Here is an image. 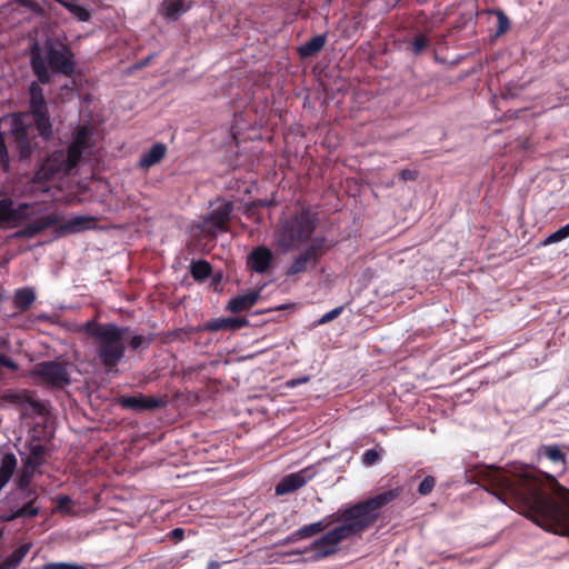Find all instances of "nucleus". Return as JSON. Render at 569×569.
Wrapping results in <instances>:
<instances>
[{
	"instance_id": "obj_48",
	"label": "nucleus",
	"mask_w": 569,
	"mask_h": 569,
	"mask_svg": "<svg viewBox=\"0 0 569 569\" xmlns=\"http://www.w3.org/2000/svg\"><path fill=\"white\" fill-rule=\"evenodd\" d=\"M168 537L174 541H181L184 538V530L182 528H174L168 533Z\"/></svg>"
},
{
	"instance_id": "obj_47",
	"label": "nucleus",
	"mask_w": 569,
	"mask_h": 569,
	"mask_svg": "<svg viewBox=\"0 0 569 569\" xmlns=\"http://www.w3.org/2000/svg\"><path fill=\"white\" fill-rule=\"evenodd\" d=\"M296 536H300L301 539L310 538L313 535L310 529V525L302 526L300 529L296 530Z\"/></svg>"
},
{
	"instance_id": "obj_37",
	"label": "nucleus",
	"mask_w": 569,
	"mask_h": 569,
	"mask_svg": "<svg viewBox=\"0 0 569 569\" xmlns=\"http://www.w3.org/2000/svg\"><path fill=\"white\" fill-rule=\"evenodd\" d=\"M152 337H144L142 335H133L129 340V347L132 350L147 349L152 343Z\"/></svg>"
},
{
	"instance_id": "obj_34",
	"label": "nucleus",
	"mask_w": 569,
	"mask_h": 569,
	"mask_svg": "<svg viewBox=\"0 0 569 569\" xmlns=\"http://www.w3.org/2000/svg\"><path fill=\"white\" fill-rule=\"evenodd\" d=\"M30 392L27 390L21 391H7L3 396V399L10 403L18 405L20 407H26L27 401L29 400Z\"/></svg>"
},
{
	"instance_id": "obj_18",
	"label": "nucleus",
	"mask_w": 569,
	"mask_h": 569,
	"mask_svg": "<svg viewBox=\"0 0 569 569\" xmlns=\"http://www.w3.org/2000/svg\"><path fill=\"white\" fill-rule=\"evenodd\" d=\"M98 219L92 216H76L61 224L58 229L61 233H79L96 227Z\"/></svg>"
},
{
	"instance_id": "obj_55",
	"label": "nucleus",
	"mask_w": 569,
	"mask_h": 569,
	"mask_svg": "<svg viewBox=\"0 0 569 569\" xmlns=\"http://www.w3.org/2000/svg\"><path fill=\"white\" fill-rule=\"evenodd\" d=\"M3 287L0 284V301L3 299Z\"/></svg>"
},
{
	"instance_id": "obj_52",
	"label": "nucleus",
	"mask_w": 569,
	"mask_h": 569,
	"mask_svg": "<svg viewBox=\"0 0 569 569\" xmlns=\"http://www.w3.org/2000/svg\"><path fill=\"white\" fill-rule=\"evenodd\" d=\"M17 552L22 557L24 558L27 556V553L29 552L30 550V545L29 543H24V545H21L20 547H18L17 549Z\"/></svg>"
},
{
	"instance_id": "obj_44",
	"label": "nucleus",
	"mask_w": 569,
	"mask_h": 569,
	"mask_svg": "<svg viewBox=\"0 0 569 569\" xmlns=\"http://www.w3.org/2000/svg\"><path fill=\"white\" fill-rule=\"evenodd\" d=\"M2 367L13 372L19 370V365L16 361H13L10 357L0 353V368Z\"/></svg>"
},
{
	"instance_id": "obj_24",
	"label": "nucleus",
	"mask_w": 569,
	"mask_h": 569,
	"mask_svg": "<svg viewBox=\"0 0 569 569\" xmlns=\"http://www.w3.org/2000/svg\"><path fill=\"white\" fill-rule=\"evenodd\" d=\"M188 9L184 0H163L161 3L162 16L170 21H176Z\"/></svg>"
},
{
	"instance_id": "obj_28",
	"label": "nucleus",
	"mask_w": 569,
	"mask_h": 569,
	"mask_svg": "<svg viewBox=\"0 0 569 569\" xmlns=\"http://www.w3.org/2000/svg\"><path fill=\"white\" fill-rule=\"evenodd\" d=\"M190 273L196 281L201 282L211 276L212 267L207 260H194L190 264Z\"/></svg>"
},
{
	"instance_id": "obj_27",
	"label": "nucleus",
	"mask_w": 569,
	"mask_h": 569,
	"mask_svg": "<svg viewBox=\"0 0 569 569\" xmlns=\"http://www.w3.org/2000/svg\"><path fill=\"white\" fill-rule=\"evenodd\" d=\"M38 496H33L28 502H26L22 507L12 511L9 516L3 518L4 521H11L18 518H34L39 515L40 510L34 506Z\"/></svg>"
},
{
	"instance_id": "obj_12",
	"label": "nucleus",
	"mask_w": 569,
	"mask_h": 569,
	"mask_svg": "<svg viewBox=\"0 0 569 569\" xmlns=\"http://www.w3.org/2000/svg\"><path fill=\"white\" fill-rule=\"evenodd\" d=\"M117 403L126 410H133L136 412H142L148 410H154L166 406V401L152 396H120L117 398Z\"/></svg>"
},
{
	"instance_id": "obj_31",
	"label": "nucleus",
	"mask_w": 569,
	"mask_h": 569,
	"mask_svg": "<svg viewBox=\"0 0 569 569\" xmlns=\"http://www.w3.org/2000/svg\"><path fill=\"white\" fill-rule=\"evenodd\" d=\"M429 38L423 33H418L408 42L407 50L418 57L429 47Z\"/></svg>"
},
{
	"instance_id": "obj_7",
	"label": "nucleus",
	"mask_w": 569,
	"mask_h": 569,
	"mask_svg": "<svg viewBox=\"0 0 569 569\" xmlns=\"http://www.w3.org/2000/svg\"><path fill=\"white\" fill-rule=\"evenodd\" d=\"M31 377L38 385L62 389L71 382L69 363L57 360L41 361L33 366Z\"/></svg>"
},
{
	"instance_id": "obj_13",
	"label": "nucleus",
	"mask_w": 569,
	"mask_h": 569,
	"mask_svg": "<svg viewBox=\"0 0 569 569\" xmlns=\"http://www.w3.org/2000/svg\"><path fill=\"white\" fill-rule=\"evenodd\" d=\"M233 206L230 201L221 202L217 208L204 218V226L209 233H214L216 230L226 232L229 230L230 216Z\"/></svg>"
},
{
	"instance_id": "obj_41",
	"label": "nucleus",
	"mask_w": 569,
	"mask_h": 569,
	"mask_svg": "<svg viewBox=\"0 0 569 569\" xmlns=\"http://www.w3.org/2000/svg\"><path fill=\"white\" fill-rule=\"evenodd\" d=\"M40 569H86L84 566L67 562H48Z\"/></svg>"
},
{
	"instance_id": "obj_4",
	"label": "nucleus",
	"mask_w": 569,
	"mask_h": 569,
	"mask_svg": "<svg viewBox=\"0 0 569 569\" xmlns=\"http://www.w3.org/2000/svg\"><path fill=\"white\" fill-rule=\"evenodd\" d=\"M401 493V489H390L380 492L371 498L346 508L338 509L335 513L326 516L322 520L327 528L335 522H341L340 526H353V536L361 535L368 530L378 520L380 509L396 500Z\"/></svg>"
},
{
	"instance_id": "obj_54",
	"label": "nucleus",
	"mask_w": 569,
	"mask_h": 569,
	"mask_svg": "<svg viewBox=\"0 0 569 569\" xmlns=\"http://www.w3.org/2000/svg\"><path fill=\"white\" fill-rule=\"evenodd\" d=\"M300 536H296V531L292 532L288 538H287V542H296L298 540H300Z\"/></svg>"
},
{
	"instance_id": "obj_39",
	"label": "nucleus",
	"mask_w": 569,
	"mask_h": 569,
	"mask_svg": "<svg viewBox=\"0 0 569 569\" xmlns=\"http://www.w3.org/2000/svg\"><path fill=\"white\" fill-rule=\"evenodd\" d=\"M382 452H383V449H380V450L368 449L363 452L361 461L365 466H368V467L373 466L381 459Z\"/></svg>"
},
{
	"instance_id": "obj_23",
	"label": "nucleus",
	"mask_w": 569,
	"mask_h": 569,
	"mask_svg": "<svg viewBox=\"0 0 569 569\" xmlns=\"http://www.w3.org/2000/svg\"><path fill=\"white\" fill-rule=\"evenodd\" d=\"M306 478L301 473H290L276 486L277 495H287L306 485Z\"/></svg>"
},
{
	"instance_id": "obj_32",
	"label": "nucleus",
	"mask_w": 569,
	"mask_h": 569,
	"mask_svg": "<svg viewBox=\"0 0 569 569\" xmlns=\"http://www.w3.org/2000/svg\"><path fill=\"white\" fill-rule=\"evenodd\" d=\"M47 413V408L44 403L34 399L31 395H29V400L26 403V407L22 409L23 416H44Z\"/></svg>"
},
{
	"instance_id": "obj_40",
	"label": "nucleus",
	"mask_w": 569,
	"mask_h": 569,
	"mask_svg": "<svg viewBox=\"0 0 569 569\" xmlns=\"http://www.w3.org/2000/svg\"><path fill=\"white\" fill-rule=\"evenodd\" d=\"M436 486V479L435 477L432 476H427L422 479V481L420 482L419 487H418V492L421 495V496H427L429 495L433 488Z\"/></svg>"
},
{
	"instance_id": "obj_42",
	"label": "nucleus",
	"mask_w": 569,
	"mask_h": 569,
	"mask_svg": "<svg viewBox=\"0 0 569 569\" xmlns=\"http://www.w3.org/2000/svg\"><path fill=\"white\" fill-rule=\"evenodd\" d=\"M343 309H345L343 306H339V307L330 310L329 312L325 313L318 320V325H325V323H328V322L335 320L336 318H338L342 313Z\"/></svg>"
},
{
	"instance_id": "obj_15",
	"label": "nucleus",
	"mask_w": 569,
	"mask_h": 569,
	"mask_svg": "<svg viewBox=\"0 0 569 569\" xmlns=\"http://www.w3.org/2000/svg\"><path fill=\"white\" fill-rule=\"evenodd\" d=\"M29 204L26 202L19 203L13 208V200L11 198H3L0 200V223L18 222L27 217L26 210Z\"/></svg>"
},
{
	"instance_id": "obj_14",
	"label": "nucleus",
	"mask_w": 569,
	"mask_h": 569,
	"mask_svg": "<svg viewBox=\"0 0 569 569\" xmlns=\"http://www.w3.org/2000/svg\"><path fill=\"white\" fill-rule=\"evenodd\" d=\"M273 253L266 246H259L251 250L247 257V267L256 273H266L272 263Z\"/></svg>"
},
{
	"instance_id": "obj_43",
	"label": "nucleus",
	"mask_w": 569,
	"mask_h": 569,
	"mask_svg": "<svg viewBox=\"0 0 569 569\" xmlns=\"http://www.w3.org/2000/svg\"><path fill=\"white\" fill-rule=\"evenodd\" d=\"M228 331H234L241 329L248 325V320L246 318H227Z\"/></svg>"
},
{
	"instance_id": "obj_3",
	"label": "nucleus",
	"mask_w": 569,
	"mask_h": 569,
	"mask_svg": "<svg viewBox=\"0 0 569 569\" xmlns=\"http://www.w3.org/2000/svg\"><path fill=\"white\" fill-rule=\"evenodd\" d=\"M129 327H119L111 322L89 320L82 323L79 331L92 338L96 342L94 355L106 372L116 371L126 355L123 337Z\"/></svg>"
},
{
	"instance_id": "obj_22",
	"label": "nucleus",
	"mask_w": 569,
	"mask_h": 569,
	"mask_svg": "<svg viewBox=\"0 0 569 569\" xmlns=\"http://www.w3.org/2000/svg\"><path fill=\"white\" fill-rule=\"evenodd\" d=\"M36 292L31 287L19 288L13 295V305L19 312L28 311L36 301Z\"/></svg>"
},
{
	"instance_id": "obj_10",
	"label": "nucleus",
	"mask_w": 569,
	"mask_h": 569,
	"mask_svg": "<svg viewBox=\"0 0 569 569\" xmlns=\"http://www.w3.org/2000/svg\"><path fill=\"white\" fill-rule=\"evenodd\" d=\"M96 133L94 127L87 122L79 124L72 132L71 142L67 150L70 153L71 161L80 162L82 154L86 150L91 149L94 146L93 137Z\"/></svg>"
},
{
	"instance_id": "obj_50",
	"label": "nucleus",
	"mask_w": 569,
	"mask_h": 569,
	"mask_svg": "<svg viewBox=\"0 0 569 569\" xmlns=\"http://www.w3.org/2000/svg\"><path fill=\"white\" fill-rule=\"evenodd\" d=\"M188 335V332L184 330V329H176L173 331H171L169 335H168V338L169 339H172V340H176V339H179V340H184V337Z\"/></svg>"
},
{
	"instance_id": "obj_25",
	"label": "nucleus",
	"mask_w": 569,
	"mask_h": 569,
	"mask_svg": "<svg viewBox=\"0 0 569 569\" xmlns=\"http://www.w3.org/2000/svg\"><path fill=\"white\" fill-rule=\"evenodd\" d=\"M312 268V260L302 250L287 267L284 274L290 278L300 273H305Z\"/></svg>"
},
{
	"instance_id": "obj_35",
	"label": "nucleus",
	"mask_w": 569,
	"mask_h": 569,
	"mask_svg": "<svg viewBox=\"0 0 569 569\" xmlns=\"http://www.w3.org/2000/svg\"><path fill=\"white\" fill-rule=\"evenodd\" d=\"M491 13L497 17L496 37H500L510 29V20L501 9H495Z\"/></svg>"
},
{
	"instance_id": "obj_51",
	"label": "nucleus",
	"mask_w": 569,
	"mask_h": 569,
	"mask_svg": "<svg viewBox=\"0 0 569 569\" xmlns=\"http://www.w3.org/2000/svg\"><path fill=\"white\" fill-rule=\"evenodd\" d=\"M309 381V377H302L300 379H291L290 381L287 382V386L288 387H296L300 383H306Z\"/></svg>"
},
{
	"instance_id": "obj_29",
	"label": "nucleus",
	"mask_w": 569,
	"mask_h": 569,
	"mask_svg": "<svg viewBox=\"0 0 569 569\" xmlns=\"http://www.w3.org/2000/svg\"><path fill=\"white\" fill-rule=\"evenodd\" d=\"M538 455L546 457L553 463H561L563 466L566 463V455L558 445H542L538 450Z\"/></svg>"
},
{
	"instance_id": "obj_21",
	"label": "nucleus",
	"mask_w": 569,
	"mask_h": 569,
	"mask_svg": "<svg viewBox=\"0 0 569 569\" xmlns=\"http://www.w3.org/2000/svg\"><path fill=\"white\" fill-rule=\"evenodd\" d=\"M18 466L14 453L6 452L0 462V491L8 485Z\"/></svg>"
},
{
	"instance_id": "obj_30",
	"label": "nucleus",
	"mask_w": 569,
	"mask_h": 569,
	"mask_svg": "<svg viewBox=\"0 0 569 569\" xmlns=\"http://www.w3.org/2000/svg\"><path fill=\"white\" fill-rule=\"evenodd\" d=\"M61 4L79 21L86 22L91 18L90 11L76 0H63Z\"/></svg>"
},
{
	"instance_id": "obj_19",
	"label": "nucleus",
	"mask_w": 569,
	"mask_h": 569,
	"mask_svg": "<svg viewBox=\"0 0 569 569\" xmlns=\"http://www.w3.org/2000/svg\"><path fill=\"white\" fill-rule=\"evenodd\" d=\"M259 299L258 291H249L244 295H238L229 300L228 310L232 313H240L252 308Z\"/></svg>"
},
{
	"instance_id": "obj_16",
	"label": "nucleus",
	"mask_w": 569,
	"mask_h": 569,
	"mask_svg": "<svg viewBox=\"0 0 569 569\" xmlns=\"http://www.w3.org/2000/svg\"><path fill=\"white\" fill-rule=\"evenodd\" d=\"M60 220L61 218L56 214L40 217L19 230L17 237L33 238L46 229L56 226Z\"/></svg>"
},
{
	"instance_id": "obj_2",
	"label": "nucleus",
	"mask_w": 569,
	"mask_h": 569,
	"mask_svg": "<svg viewBox=\"0 0 569 569\" xmlns=\"http://www.w3.org/2000/svg\"><path fill=\"white\" fill-rule=\"evenodd\" d=\"M33 130L44 142L51 141L54 137L49 102L38 82L29 84L27 110L11 116L10 134L21 160L29 159L38 147Z\"/></svg>"
},
{
	"instance_id": "obj_45",
	"label": "nucleus",
	"mask_w": 569,
	"mask_h": 569,
	"mask_svg": "<svg viewBox=\"0 0 569 569\" xmlns=\"http://www.w3.org/2000/svg\"><path fill=\"white\" fill-rule=\"evenodd\" d=\"M419 177V171L416 169H402L399 172V178L402 181H416Z\"/></svg>"
},
{
	"instance_id": "obj_17",
	"label": "nucleus",
	"mask_w": 569,
	"mask_h": 569,
	"mask_svg": "<svg viewBox=\"0 0 569 569\" xmlns=\"http://www.w3.org/2000/svg\"><path fill=\"white\" fill-rule=\"evenodd\" d=\"M332 247L333 244L326 236H311L309 244L303 249V251L312 260V267H317L322 256H325Z\"/></svg>"
},
{
	"instance_id": "obj_26",
	"label": "nucleus",
	"mask_w": 569,
	"mask_h": 569,
	"mask_svg": "<svg viewBox=\"0 0 569 569\" xmlns=\"http://www.w3.org/2000/svg\"><path fill=\"white\" fill-rule=\"evenodd\" d=\"M326 42L327 36L325 33L315 36L298 48V53L302 58L313 57L325 47Z\"/></svg>"
},
{
	"instance_id": "obj_1",
	"label": "nucleus",
	"mask_w": 569,
	"mask_h": 569,
	"mask_svg": "<svg viewBox=\"0 0 569 569\" xmlns=\"http://www.w3.org/2000/svg\"><path fill=\"white\" fill-rule=\"evenodd\" d=\"M483 480L487 490L546 531L569 536V489L553 476L528 468L518 473L488 468Z\"/></svg>"
},
{
	"instance_id": "obj_36",
	"label": "nucleus",
	"mask_w": 569,
	"mask_h": 569,
	"mask_svg": "<svg viewBox=\"0 0 569 569\" xmlns=\"http://www.w3.org/2000/svg\"><path fill=\"white\" fill-rule=\"evenodd\" d=\"M569 237V223L559 228L557 231L549 234L541 241V246L547 247L552 243L559 242Z\"/></svg>"
},
{
	"instance_id": "obj_53",
	"label": "nucleus",
	"mask_w": 569,
	"mask_h": 569,
	"mask_svg": "<svg viewBox=\"0 0 569 569\" xmlns=\"http://www.w3.org/2000/svg\"><path fill=\"white\" fill-rule=\"evenodd\" d=\"M221 565L220 562L216 560H211L208 562L207 569H220Z\"/></svg>"
},
{
	"instance_id": "obj_49",
	"label": "nucleus",
	"mask_w": 569,
	"mask_h": 569,
	"mask_svg": "<svg viewBox=\"0 0 569 569\" xmlns=\"http://www.w3.org/2000/svg\"><path fill=\"white\" fill-rule=\"evenodd\" d=\"M310 529L312 530L313 535L320 533L327 529V523L323 522V520H319L317 522L309 523Z\"/></svg>"
},
{
	"instance_id": "obj_11",
	"label": "nucleus",
	"mask_w": 569,
	"mask_h": 569,
	"mask_svg": "<svg viewBox=\"0 0 569 569\" xmlns=\"http://www.w3.org/2000/svg\"><path fill=\"white\" fill-rule=\"evenodd\" d=\"M29 449L30 455L24 461V468L21 475L17 479L18 488L21 490L29 488L34 476V471L44 463V457L47 453V449L43 445H31Z\"/></svg>"
},
{
	"instance_id": "obj_6",
	"label": "nucleus",
	"mask_w": 569,
	"mask_h": 569,
	"mask_svg": "<svg viewBox=\"0 0 569 569\" xmlns=\"http://www.w3.org/2000/svg\"><path fill=\"white\" fill-rule=\"evenodd\" d=\"M60 74L71 77L76 70L77 63L71 49L64 43L50 44L47 47L46 59L39 53L31 57V69L38 79L39 86L51 82V73L47 67Z\"/></svg>"
},
{
	"instance_id": "obj_46",
	"label": "nucleus",
	"mask_w": 569,
	"mask_h": 569,
	"mask_svg": "<svg viewBox=\"0 0 569 569\" xmlns=\"http://www.w3.org/2000/svg\"><path fill=\"white\" fill-rule=\"evenodd\" d=\"M72 500L69 496H59L57 498V508L61 511L69 510Z\"/></svg>"
},
{
	"instance_id": "obj_33",
	"label": "nucleus",
	"mask_w": 569,
	"mask_h": 569,
	"mask_svg": "<svg viewBox=\"0 0 569 569\" xmlns=\"http://www.w3.org/2000/svg\"><path fill=\"white\" fill-rule=\"evenodd\" d=\"M197 331H228L227 318H216L204 322Z\"/></svg>"
},
{
	"instance_id": "obj_20",
	"label": "nucleus",
	"mask_w": 569,
	"mask_h": 569,
	"mask_svg": "<svg viewBox=\"0 0 569 569\" xmlns=\"http://www.w3.org/2000/svg\"><path fill=\"white\" fill-rule=\"evenodd\" d=\"M167 153V146L162 142L154 143L149 151L144 152L140 160L139 167L142 169H148L157 163H159Z\"/></svg>"
},
{
	"instance_id": "obj_5",
	"label": "nucleus",
	"mask_w": 569,
	"mask_h": 569,
	"mask_svg": "<svg viewBox=\"0 0 569 569\" xmlns=\"http://www.w3.org/2000/svg\"><path fill=\"white\" fill-rule=\"evenodd\" d=\"M318 224L317 213L301 209L280 222L276 230V241L279 249L290 251L300 249L311 239Z\"/></svg>"
},
{
	"instance_id": "obj_9",
	"label": "nucleus",
	"mask_w": 569,
	"mask_h": 569,
	"mask_svg": "<svg viewBox=\"0 0 569 569\" xmlns=\"http://www.w3.org/2000/svg\"><path fill=\"white\" fill-rule=\"evenodd\" d=\"M78 164V161H71L68 150H56L46 159L37 176L44 179H51L54 176H66Z\"/></svg>"
},
{
	"instance_id": "obj_8",
	"label": "nucleus",
	"mask_w": 569,
	"mask_h": 569,
	"mask_svg": "<svg viewBox=\"0 0 569 569\" xmlns=\"http://www.w3.org/2000/svg\"><path fill=\"white\" fill-rule=\"evenodd\" d=\"M353 529L351 525L336 526L316 539L309 547V550L315 552L313 558L321 560L336 555L339 550V545L353 536Z\"/></svg>"
},
{
	"instance_id": "obj_38",
	"label": "nucleus",
	"mask_w": 569,
	"mask_h": 569,
	"mask_svg": "<svg viewBox=\"0 0 569 569\" xmlns=\"http://www.w3.org/2000/svg\"><path fill=\"white\" fill-rule=\"evenodd\" d=\"M22 560L23 558L17 552V550H13L0 562V569H16Z\"/></svg>"
}]
</instances>
